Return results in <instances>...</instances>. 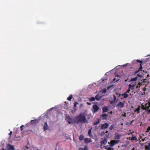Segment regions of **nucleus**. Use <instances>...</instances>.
Listing matches in <instances>:
<instances>
[{
	"mask_svg": "<svg viewBox=\"0 0 150 150\" xmlns=\"http://www.w3.org/2000/svg\"><path fill=\"white\" fill-rule=\"evenodd\" d=\"M74 122L75 123L78 124L79 123H87V121L84 114L81 113L78 116L75 117V122Z\"/></svg>",
	"mask_w": 150,
	"mask_h": 150,
	"instance_id": "nucleus-1",
	"label": "nucleus"
},
{
	"mask_svg": "<svg viewBox=\"0 0 150 150\" xmlns=\"http://www.w3.org/2000/svg\"><path fill=\"white\" fill-rule=\"evenodd\" d=\"M65 120L69 124L75 123V117L74 120L69 115H66L65 117Z\"/></svg>",
	"mask_w": 150,
	"mask_h": 150,
	"instance_id": "nucleus-2",
	"label": "nucleus"
},
{
	"mask_svg": "<svg viewBox=\"0 0 150 150\" xmlns=\"http://www.w3.org/2000/svg\"><path fill=\"white\" fill-rule=\"evenodd\" d=\"M120 142V140H112L110 142H109L108 143L110 144V146L112 147L118 143Z\"/></svg>",
	"mask_w": 150,
	"mask_h": 150,
	"instance_id": "nucleus-3",
	"label": "nucleus"
},
{
	"mask_svg": "<svg viewBox=\"0 0 150 150\" xmlns=\"http://www.w3.org/2000/svg\"><path fill=\"white\" fill-rule=\"evenodd\" d=\"M93 112L94 113L97 112L99 109V107L97 105H94L93 106Z\"/></svg>",
	"mask_w": 150,
	"mask_h": 150,
	"instance_id": "nucleus-4",
	"label": "nucleus"
},
{
	"mask_svg": "<svg viewBox=\"0 0 150 150\" xmlns=\"http://www.w3.org/2000/svg\"><path fill=\"white\" fill-rule=\"evenodd\" d=\"M125 103V101L123 102H120L116 105V106L120 108H123L124 107Z\"/></svg>",
	"mask_w": 150,
	"mask_h": 150,
	"instance_id": "nucleus-5",
	"label": "nucleus"
},
{
	"mask_svg": "<svg viewBox=\"0 0 150 150\" xmlns=\"http://www.w3.org/2000/svg\"><path fill=\"white\" fill-rule=\"evenodd\" d=\"M121 136L120 134L117 133H116L114 136V139H117V140H119L121 138Z\"/></svg>",
	"mask_w": 150,
	"mask_h": 150,
	"instance_id": "nucleus-6",
	"label": "nucleus"
},
{
	"mask_svg": "<svg viewBox=\"0 0 150 150\" xmlns=\"http://www.w3.org/2000/svg\"><path fill=\"white\" fill-rule=\"evenodd\" d=\"M109 125L107 123H104L103 124L101 125L100 127V129H105L107 127H108L109 126Z\"/></svg>",
	"mask_w": 150,
	"mask_h": 150,
	"instance_id": "nucleus-7",
	"label": "nucleus"
},
{
	"mask_svg": "<svg viewBox=\"0 0 150 150\" xmlns=\"http://www.w3.org/2000/svg\"><path fill=\"white\" fill-rule=\"evenodd\" d=\"M7 148L8 150H15L14 146L10 144L7 145Z\"/></svg>",
	"mask_w": 150,
	"mask_h": 150,
	"instance_id": "nucleus-8",
	"label": "nucleus"
},
{
	"mask_svg": "<svg viewBox=\"0 0 150 150\" xmlns=\"http://www.w3.org/2000/svg\"><path fill=\"white\" fill-rule=\"evenodd\" d=\"M108 116V115L106 114H104L101 115L100 117L102 118L103 120L106 119L107 118V117Z\"/></svg>",
	"mask_w": 150,
	"mask_h": 150,
	"instance_id": "nucleus-9",
	"label": "nucleus"
},
{
	"mask_svg": "<svg viewBox=\"0 0 150 150\" xmlns=\"http://www.w3.org/2000/svg\"><path fill=\"white\" fill-rule=\"evenodd\" d=\"M48 128V127L47 125V122H45L44 123V125L43 126V129L44 131H45L47 130Z\"/></svg>",
	"mask_w": 150,
	"mask_h": 150,
	"instance_id": "nucleus-10",
	"label": "nucleus"
},
{
	"mask_svg": "<svg viewBox=\"0 0 150 150\" xmlns=\"http://www.w3.org/2000/svg\"><path fill=\"white\" fill-rule=\"evenodd\" d=\"M133 136L131 138L129 137V139H130L132 141L135 140L136 142L137 141V139L136 137L134 136L133 134H132Z\"/></svg>",
	"mask_w": 150,
	"mask_h": 150,
	"instance_id": "nucleus-11",
	"label": "nucleus"
},
{
	"mask_svg": "<svg viewBox=\"0 0 150 150\" xmlns=\"http://www.w3.org/2000/svg\"><path fill=\"white\" fill-rule=\"evenodd\" d=\"M103 112H105L108 111V108L107 107H105L103 108H102Z\"/></svg>",
	"mask_w": 150,
	"mask_h": 150,
	"instance_id": "nucleus-12",
	"label": "nucleus"
},
{
	"mask_svg": "<svg viewBox=\"0 0 150 150\" xmlns=\"http://www.w3.org/2000/svg\"><path fill=\"white\" fill-rule=\"evenodd\" d=\"M102 97V96H99L98 94L95 97V99L97 100H100Z\"/></svg>",
	"mask_w": 150,
	"mask_h": 150,
	"instance_id": "nucleus-13",
	"label": "nucleus"
},
{
	"mask_svg": "<svg viewBox=\"0 0 150 150\" xmlns=\"http://www.w3.org/2000/svg\"><path fill=\"white\" fill-rule=\"evenodd\" d=\"M122 96L124 98H127L128 96V95L126 93H124L122 94Z\"/></svg>",
	"mask_w": 150,
	"mask_h": 150,
	"instance_id": "nucleus-14",
	"label": "nucleus"
},
{
	"mask_svg": "<svg viewBox=\"0 0 150 150\" xmlns=\"http://www.w3.org/2000/svg\"><path fill=\"white\" fill-rule=\"evenodd\" d=\"M85 142L88 143L91 141V139L88 138H86L84 139Z\"/></svg>",
	"mask_w": 150,
	"mask_h": 150,
	"instance_id": "nucleus-15",
	"label": "nucleus"
},
{
	"mask_svg": "<svg viewBox=\"0 0 150 150\" xmlns=\"http://www.w3.org/2000/svg\"><path fill=\"white\" fill-rule=\"evenodd\" d=\"M107 142V140L106 139H105L103 140L101 142V144H102L105 145Z\"/></svg>",
	"mask_w": 150,
	"mask_h": 150,
	"instance_id": "nucleus-16",
	"label": "nucleus"
},
{
	"mask_svg": "<svg viewBox=\"0 0 150 150\" xmlns=\"http://www.w3.org/2000/svg\"><path fill=\"white\" fill-rule=\"evenodd\" d=\"M137 83L136 82L133 83H132L131 84L132 85V86H133V87H134V88L136 87L137 88Z\"/></svg>",
	"mask_w": 150,
	"mask_h": 150,
	"instance_id": "nucleus-17",
	"label": "nucleus"
},
{
	"mask_svg": "<svg viewBox=\"0 0 150 150\" xmlns=\"http://www.w3.org/2000/svg\"><path fill=\"white\" fill-rule=\"evenodd\" d=\"M79 150H87V146H84V148H79Z\"/></svg>",
	"mask_w": 150,
	"mask_h": 150,
	"instance_id": "nucleus-18",
	"label": "nucleus"
},
{
	"mask_svg": "<svg viewBox=\"0 0 150 150\" xmlns=\"http://www.w3.org/2000/svg\"><path fill=\"white\" fill-rule=\"evenodd\" d=\"M100 120L98 119L96 122H93V124L94 125H97L100 122Z\"/></svg>",
	"mask_w": 150,
	"mask_h": 150,
	"instance_id": "nucleus-19",
	"label": "nucleus"
},
{
	"mask_svg": "<svg viewBox=\"0 0 150 150\" xmlns=\"http://www.w3.org/2000/svg\"><path fill=\"white\" fill-rule=\"evenodd\" d=\"M129 89L133 90L134 89V87L132 86L131 84H130L129 85Z\"/></svg>",
	"mask_w": 150,
	"mask_h": 150,
	"instance_id": "nucleus-20",
	"label": "nucleus"
},
{
	"mask_svg": "<svg viewBox=\"0 0 150 150\" xmlns=\"http://www.w3.org/2000/svg\"><path fill=\"white\" fill-rule=\"evenodd\" d=\"M84 138V137L82 135H81L79 138V140L80 141L83 140Z\"/></svg>",
	"mask_w": 150,
	"mask_h": 150,
	"instance_id": "nucleus-21",
	"label": "nucleus"
},
{
	"mask_svg": "<svg viewBox=\"0 0 150 150\" xmlns=\"http://www.w3.org/2000/svg\"><path fill=\"white\" fill-rule=\"evenodd\" d=\"M137 77H135L134 78L132 79L129 81V82H131L132 81H135L137 80Z\"/></svg>",
	"mask_w": 150,
	"mask_h": 150,
	"instance_id": "nucleus-22",
	"label": "nucleus"
},
{
	"mask_svg": "<svg viewBox=\"0 0 150 150\" xmlns=\"http://www.w3.org/2000/svg\"><path fill=\"white\" fill-rule=\"evenodd\" d=\"M95 99L94 97H92L89 98V100L90 101H93L95 100Z\"/></svg>",
	"mask_w": 150,
	"mask_h": 150,
	"instance_id": "nucleus-23",
	"label": "nucleus"
},
{
	"mask_svg": "<svg viewBox=\"0 0 150 150\" xmlns=\"http://www.w3.org/2000/svg\"><path fill=\"white\" fill-rule=\"evenodd\" d=\"M150 108V105H149V104L148 103V104L147 105H146V106L145 109H149Z\"/></svg>",
	"mask_w": 150,
	"mask_h": 150,
	"instance_id": "nucleus-24",
	"label": "nucleus"
},
{
	"mask_svg": "<svg viewBox=\"0 0 150 150\" xmlns=\"http://www.w3.org/2000/svg\"><path fill=\"white\" fill-rule=\"evenodd\" d=\"M140 67L137 70H139V71H142V65L141 64H140Z\"/></svg>",
	"mask_w": 150,
	"mask_h": 150,
	"instance_id": "nucleus-25",
	"label": "nucleus"
},
{
	"mask_svg": "<svg viewBox=\"0 0 150 150\" xmlns=\"http://www.w3.org/2000/svg\"><path fill=\"white\" fill-rule=\"evenodd\" d=\"M114 126H115V125H111L109 127L110 129V130H112Z\"/></svg>",
	"mask_w": 150,
	"mask_h": 150,
	"instance_id": "nucleus-26",
	"label": "nucleus"
},
{
	"mask_svg": "<svg viewBox=\"0 0 150 150\" xmlns=\"http://www.w3.org/2000/svg\"><path fill=\"white\" fill-rule=\"evenodd\" d=\"M104 147L105 149H109L110 148V147H112L110 146H110H109V145L105 146Z\"/></svg>",
	"mask_w": 150,
	"mask_h": 150,
	"instance_id": "nucleus-27",
	"label": "nucleus"
},
{
	"mask_svg": "<svg viewBox=\"0 0 150 150\" xmlns=\"http://www.w3.org/2000/svg\"><path fill=\"white\" fill-rule=\"evenodd\" d=\"M72 98V96L70 95L67 98V99L68 100H71Z\"/></svg>",
	"mask_w": 150,
	"mask_h": 150,
	"instance_id": "nucleus-28",
	"label": "nucleus"
},
{
	"mask_svg": "<svg viewBox=\"0 0 150 150\" xmlns=\"http://www.w3.org/2000/svg\"><path fill=\"white\" fill-rule=\"evenodd\" d=\"M145 149L146 150H148L150 149V148L149 147V146H148L147 145H145Z\"/></svg>",
	"mask_w": 150,
	"mask_h": 150,
	"instance_id": "nucleus-29",
	"label": "nucleus"
},
{
	"mask_svg": "<svg viewBox=\"0 0 150 150\" xmlns=\"http://www.w3.org/2000/svg\"><path fill=\"white\" fill-rule=\"evenodd\" d=\"M107 90L106 89H103L102 90V93H105L106 92Z\"/></svg>",
	"mask_w": 150,
	"mask_h": 150,
	"instance_id": "nucleus-30",
	"label": "nucleus"
},
{
	"mask_svg": "<svg viewBox=\"0 0 150 150\" xmlns=\"http://www.w3.org/2000/svg\"><path fill=\"white\" fill-rule=\"evenodd\" d=\"M113 100H114V101H116V96L115 95L113 94Z\"/></svg>",
	"mask_w": 150,
	"mask_h": 150,
	"instance_id": "nucleus-31",
	"label": "nucleus"
},
{
	"mask_svg": "<svg viewBox=\"0 0 150 150\" xmlns=\"http://www.w3.org/2000/svg\"><path fill=\"white\" fill-rule=\"evenodd\" d=\"M150 130V126L148 127V128L147 129L146 131V132H148Z\"/></svg>",
	"mask_w": 150,
	"mask_h": 150,
	"instance_id": "nucleus-32",
	"label": "nucleus"
},
{
	"mask_svg": "<svg viewBox=\"0 0 150 150\" xmlns=\"http://www.w3.org/2000/svg\"><path fill=\"white\" fill-rule=\"evenodd\" d=\"M145 110H146V112H147L148 113H150V109H145Z\"/></svg>",
	"mask_w": 150,
	"mask_h": 150,
	"instance_id": "nucleus-33",
	"label": "nucleus"
},
{
	"mask_svg": "<svg viewBox=\"0 0 150 150\" xmlns=\"http://www.w3.org/2000/svg\"><path fill=\"white\" fill-rule=\"evenodd\" d=\"M119 80V79L117 80H116V78H114V79H113V81L114 82H116V81H118Z\"/></svg>",
	"mask_w": 150,
	"mask_h": 150,
	"instance_id": "nucleus-34",
	"label": "nucleus"
},
{
	"mask_svg": "<svg viewBox=\"0 0 150 150\" xmlns=\"http://www.w3.org/2000/svg\"><path fill=\"white\" fill-rule=\"evenodd\" d=\"M122 116L124 117H126V113L125 112H124L123 114H122Z\"/></svg>",
	"mask_w": 150,
	"mask_h": 150,
	"instance_id": "nucleus-35",
	"label": "nucleus"
},
{
	"mask_svg": "<svg viewBox=\"0 0 150 150\" xmlns=\"http://www.w3.org/2000/svg\"><path fill=\"white\" fill-rule=\"evenodd\" d=\"M35 120H32L31 121L30 123H31L32 124L35 121Z\"/></svg>",
	"mask_w": 150,
	"mask_h": 150,
	"instance_id": "nucleus-36",
	"label": "nucleus"
},
{
	"mask_svg": "<svg viewBox=\"0 0 150 150\" xmlns=\"http://www.w3.org/2000/svg\"><path fill=\"white\" fill-rule=\"evenodd\" d=\"M91 133V129H90L89 131H88V134L89 135H90V134Z\"/></svg>",
	"mask_w": 150,
	"mask_h": 150,
	"instance_id": "nucleus-37",
	"label": "nucleus"
},
{
	"mask_svg": "<svg viewBox=\"0 0 150 150\" xmlns=\"http://www.w3.org/2000/svg\"><path fill=\"white\" fill-rule=\"evenodd\" d=\"M137 61L138 62H139V63H142V61H140V60H137Z\"/></svg>",
	"mask_w": 150,
	"mask_h": 150,
	"instance_id": "nucleus-38",
	"label": "nucleus"
},
{
	"mask_svg": "<svg viewBox=\"0 0 150 150\" xmlns=\"http://www.w3.org/2000/svg\"><path fill=\"white\" fill-rule=\"evenodd\" d=\"M24 126L23 125H22L20 127L21 129V131H22L23 130V127Z\"/></svg>",
	"mask_w": 150,
	"mask_h": 150,
	"instance_id": "nucleus-39",
	"label": "nucleus"
},
{
	"mask_svg": "<svg viewBox=\"0 0 150 150\" xmlns=\"http://www.w3.org/2000/svg\"><path fill=\"white\" fill-rule=\"evenodd\" d=\"M130 90L129 88L128 89L127 91L125 93H129L130 91Z\"/></svg>",
	"mask_w": 150,
	"mask_h": 150,
	"instance_id": "nucleus-40",
	"label": "nucleus"
},
{
	"mask_svg": "<svg viewBox=\"0 0 150 150\" xmlns=\"http://www.w3.org/2000/svg\"><path fill=\"white\" fill-rule=\"evenodd\" d=\"M115 101H114V100H113L112 101L110 102V104H112L115 103Z\"/></svg>",
	"mask_w": 150,
	"mask_h": 150,
	"instance_id": "nucleus-41",
	"label": "nucleus"
},
{
	"mask_svg": "<svg viewBox=\"0 0 150 150\" xmlns=\"http://www.w3.org/2000/svg\"><path fill=\"white\" fill-rule=\"evenodd\" d=\"M128 63L125 64L123 65L122 66L123 67H126Z\"/></svg>",
	"mask_w": 150,
	"mask_h": 150,
	"instance_id": "nucleus-42",
	"label": "nucleus"
},
{
	"mask_svg": "<svg viewBox=\"0 0 150 150\" xmlns=\"http://www.w3.org/2000/svg\"><path fill=\"white\" fill-rule=\"evenodd\" d=\"M77 104H78V103H77V102H75L74 103V106H75V107L76 106V105Z\"/></svg>",
	"mask_w": 150,
	"mask_h": 150,
	"instance_id": "nucleus-43",
	"label": "nucleus"
},
{
	"mask_svg": "<svg viewBox=\"0 0 150 150\" xmlns=\"http://www.w3.org/2000/svg\"><path fill=\"white\" fill-rule=\"evenodd\" d=\"M139 109H137L136 110L134 111L135 112H136V111L139 112Z\"/></svg>",
	"mask_w": 150,
	"mask_h": 150,
	"instance_id": "nucleus-44",
	"label": "nucleus"
},
{
	"mask_svg": "<svg viewBox=\"0 0 150 150\" xmlns=\"http://www.w3.org/2000/svg\"><path fill=\"white\" fill-rule=\"evenodd\" d=\"M87 104L88 105H91V103H89V102H87Z\"/></svg>",
	"mask_w": 150,
	"mask_h": 150,
	"instance_id": "nucleus-45",
	"label": "nucleus"
},
{
	"mask_svg": "<svg viewBox=\"0 0 150 150\" xmlns=\"http://www.w3.org/2000/svg\"><path fill=\"white\" fill-rule=\"evenodd\" d=\"M146 79H144L143 81V82H146Z\"/></svg>",
	"mask_w": 150,
	"mask_h": 150,
	"instance_id": "nucleus-46",
	"label": "nucleus"
},
{
	"mask_svg": "<svg viewBox=\"0 0 150 150\" xmlns=\"http://www.w3.org/2000/svg\"><path fill=\"white\" fill-rule=\"evenodd\" d=\"M139 84L140 85V83H137V88H138V87H139Z\"/></svg>",
	"mask_w": 150,
	"mask_h": 150,
	"instance_id": "nucleus-47",
	"label": "nucleus"
},
{
	"mask_svg": "<svg viewBox=\"0 0 150 150\" xmlns=\"http://www.w3.org/2000/svg\"><path fill=\"white\" fill-rule=\"evenodd\" d=\"M12 131H11L10 133H9V134L10 135V137H11V135L12 133Z\"/></svg>",
	"mask_w": 150,
	"mask_h": 150,
	"instance_id": "nucleus-48",
	"label": "nucleus"
},
{
	"mask_svg": "<svg viewBox=\"0 0 150 150\" xmlns=\"http://www.w3.org/2000/svg\"><path fill=\"white\" fill-rule=\"evenodd\" d=\"M139 72V70H137L136 71H135V74H136L137 73Z\"/></svg>",
	"mask_w": 150,
	"mask_h": 150,
	"instance_id": "nucleus-49",
	"label": "nucleus"
},
{
	"mask_svg": "<svg viewBox=\"0 0 150 150\" xmlns=\"http://www.w3.org/2000/svg\"><path fill=\"white\" fill-rule=\"evenodd\" d=\"M146 88H143V91H144H144H146Z\"/></svg>",
	"mask_w": 150,
	"mask_h": 150,
	"instance_id": "nucleus-50",
	"label": "nucleus"
},
{
	"mask_svg": "<svg viewBox=\"0 0 150 150\" xmlns=\"http://www.w3.org/2000/svg\"><path fill=\"white\" fill-rule=\"evenodd\" d=\"M145 94V92H144L143 93H142V95H144Z\"/></svg>",
	"mask_w": 150,
	"mask_h": 150,
	"instance_id": "nucleus-51",
	"label": "nucleus"
},
{
	"mask_svg": "<svg viewBox=\"0 0 150 150\" xmlns=\"http://www.w3.org/2000/svg\"><path fill=\"white\" fill-rule=\"evenodd\" d=\"M145 140V139H142V141H144Z\"/></svg>",
	"mask_w": 150,
	"mask_h": 150,
	"instance_id": "nucleus-52",
	"label": "nucleus"
},
{
	"mask_svg": "<svg viewBox=\"0 0 150 150\" xmlns=\"http://www.w3.org/2000/svg\"><path fill=\"white\" fill-rule=\"evenodd\" d=\"M1 150H5L4 149H2Z\"/></svg>",
	"mask_w": 150,
	"mask_h": 150,
	"instance_id": "nucleus-53",
	"label": "nucleus"
},
{
	"mask_svg": "<svg viewBox=\"0 0 150 150\" xmlns=\"http://www.w3.org/2000/svg\"><path fill=\"white\" fill-rule=\"evenodd\" d=\"M150 142L149 143V146H150Z\"/></svg>",
	"mask_w": 150,
	"mask_h": 150,
	"instance_id": "nucleus-54",
	"label": "nucleus"
},
{
	"mask_svg": "<svg viewBox=\"0 0 150 150\" xmlns=\"http://www.w3.org/2000/svg\"><path fill=\"white\" fill-rule=\"evenodd\" d=\"M116 94L117 95H118V94L117 93H116Z\"/></svg>",
	"mask_w": 150,
	"mask_h": 150,
	"instance_id": "nucleus-55",
	"label": "nucleus"
},
{
	"mask_svg": "<svg viewBox=\"0 0 150 150\" xmlns=\"http://www.w3.org/2000/svg\"><path fill=\"white\" fill-rule=\"evenodd\" d=\"M149 74H148L147 75V77H149Z\"/></svg>",
	"mask_w": 150,
	"mask_h": 150,
	"instance_id": "nucleus-56",
	"label": "nucleus"
},
{
	"mask_svg": "<svg viewBox=\"0 0 150 150\" xmlns=\"http://www.w3.org/2000/svg\"><path fill=\"white\" fill-rule=\"evenodd\" d=\"M127 81V79H126L125 80V81Z\"/></svg>",
	"mask_w": 150,
	"mask_h": 150,
	"instance_id": "nucleus-57",
	"label": "nucleus"
},
{
	"mask_svg": "<svg viewBox=\"0 0 150 150\" xmlns=\"http://www.w3.org/2000/svg\"><path fill=\"white\" fill-rule=\"evenodd\" d=\"M28 146H27V147H26V148H27V149H28Z\"/></svg>",
	"mask_w": 150,
	"mask_h": 150,
	"instance_id": "nucleus-58",
	"label": "nucleus"
},
{
	"mask_svg": "<svg viewBox=\"0 0 150 150\" xmlns=\"http://www.w3.org/2000/svg\"><path fill=\"white\" fill-rule=\"evenodd\" d=\"M148 150H150V148L149 149H148Z\"/></svg>",
	"mask_w": 150,
	"mask_h": 150,
	"instance_id": "nucleus-59",
	"label": "nucleus"
}]
</instances>
